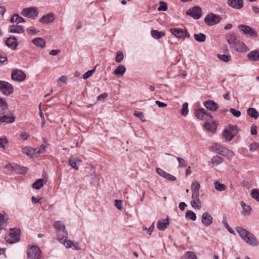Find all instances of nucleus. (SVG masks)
I'll return each mask as SVG.
<instances>
[{
    "mask_svg": "<svg viewBox=\"0 0 259 259\" xmlns=\"http://www.w3.org/2000/svg\"><path fill=\"white\" fill-rule=\"evenodd\" d=\"M54 227L57 233V239L59 241H62L64 238L67 237V232L65 230V225L61 221L55 222Z\"/></svg>",
    "mask_w": 259,
    "mask_h": 259,
    "instance_id": "1",
    "label": "nucleus"
},
{
    "mask_svg": "<svg viewBox=\"0 0 259 259\" xmlns=\"http://www.w3.org/2000/svg\"><path fill=\"white\" fill-rule=\"evenodd\" d=\"M237 133V126L230 125L225 129L223 133V137L226 141H230Z\"/></svg>",
    "mask_w": 259,
    "mask_h": 259,
    "instance_id": "2",
    "label": "nucleus"
},
{
    "mask_svg": "<svg viewBox=\"0 0 259 259\" xmlns=\"http://www.w3.org/2000/svg\"><path fill=\"white\" fill-rule=\"evenodd\" d=\"M20 231L17 229H10L9 234L6 236L7 242L10 244H13L20 239Z\"/></svg>",
    "mask_w": 259,
    "mask_h": 259,
    "instance_id": "3",
    "label": "nucleus"
},
{
    "mask_svg": "<svg viewBox=\"0 0 259 259\" xmlns=\"http://www.w3.org/2000/svg\"><path fill=\"white\" fill-rule=\"evenodd\" d=\"M222 20V17L213 13H209L204 18V22L208 26H213L219 23Z\"/></svg>",
    "mask_w": 259,
    "mask_h": 259,
    "instance_id": "4",
    "label": "nucleus"
},
{
    "mask_svg": "<svg viewBox=\"0 0 259 259\" xmlns=\"http://www.w3.org/2000/svg\"><path fill=\"white\" fill-rule=\"evenodd\" d=\"M195 115L200 120L211 121L212 118V115L204 108L197 109L195 112Z\"/></svg>",
    "mask_w": 259,
    "mask_h": 259,
    "instance_id": "5",
    "label": "nucleus"
},
{
    "mask_svg": "<svg viewBox=\"0 0 259 259\" xmlns=\"http://www.w3.org/2000/svg\"><path fill=\"white\" fill-rule=\"evenodd\" d=\"M41 254V250L36 246L28 247L27 255L29 259H39Z\"/></svg>",
    "mask_w": 259,
    "mask_h": 259,
    "instance_id": "6",
    "label": "nucleus"
},
{
    "mask_svg": "<svg viewBox=\"0 0 259 259\" xmlns=\"http://www.w3.org/2000/svg\"><path fill=\"white\" fill-rule=\"evenodd\" d=\"M13 91V87L10 83L0 80V92L3 94L8 96L12 94Z\"/></svg>",
    "mask_w": 259,
    "mask_h": 259,
    "instance_id": "7",
    "label": "nucleus"
},
{
    "mask_svg": "<svg viewBox=\"0 0 259 259\" xmlns=\"http://www.w3.org/2000/svg\"><path fill=\"white\" fill-rule=\"evenodd\" d=\"M238 27L244 34L249 35L250 37L256 38L257 37V32L248 25H239Z\"/></svg>",
    "mask_w": 259,
    "mask_h": 259,
    "instance_id": "8",
    "label": "nucleus"
},
{
    "mask_svg": "<svg viewBox=\"0 0 259 259\" xmlns=\"http://www.w3.org/2000/svg\"><path fill=\"white\" fill-rule=\"evenodd\" d=\"M170 32L178 38L190 37V34L185 29L174 28L170 29Z\"/></svg>",
    "mask_w": 259,
    "mask_h": 259,
    "instance_id": "9",
    "label": "nucleus"
},
{
    "mask_svg": "<svg viewBox=\"0 0 259 259\" xmlns=\"http://www.w3.org/2000/svg\"><path fill=\"white\" fill-rule=\"evenodd\" d=\"M21 14L26 17L34 19L38 15V9L36 7L26 8L24 9Z\"/></svg>",
    "mask_w": 259,
    "mask_h": 259,
    "instance_id": "10",
    "label": "nucleus"
},
{
    "mask_svg": "<svg viewBox=\"0 0 259 259\" xmlns=\"http://www.w3.org/2000/svg\"><path fill=\"white\" fill-rule=\"evenodd\" d=\"M12 79L16 81H22L26 78V74L22 71L13 69L11 73Z\"/></svg>",
    "mask_w": 259,
    "mask_h": 259,
    "instance_id": "11",
    "label": "nucleus"
},
{
    "mask_svg": "<svg viewBox=\"0 0 259 259\" xmlns=\"http://www.w3.org/2000/svg\"><path fill=\"white\" fill-rule=\"evenodd\" d=\"M187 15L193 17L195 19H199L202 14V10L200 7L195 6L189 9L186 12Z\"/></svg>",
    "mask_w": 259,
    "mask_h": 259,
    "instance_id": "12",
    "label": "nucleus"
},
{
    "mask_svg": "<svg viewBox=\"0 0 259 259\" xmlns=\"http://www.w3.org/2000/svg\"><path fill=\"white\" fill-rule=\"evenodd\" d=\"M199 196L200 193H192L191 205L195 209L200 210L201 208V202Z\"/></svg>",
    "mask_w": 259,
    "mask_h": 259,
    "instance_id": "13",
    "label": "nucleus"
},
{
    "mask_svg": "<svg viewBox=\"0 0 259 259\" xmlns=\"http://www.w3.org/2000/svg\"><path fill=\"white\" fill-rule=\"evenodd\" d=\"M67 238H64L63 241H61L63 243L64 246L67 248H71L73 250H80L81 247L78 242H73L70 240H67Z\"/></svg>",
    "mask_w": 259,
    "mask_h": 259,
    "instance_id": "14",
    "label": "nucleus"
},
{
    "mask_svg": "<svg viewBox=\"0 0 259 259\" xmlns=\"http://www.w3.org/2000/svg\"><path fill=\"white\" fill-rule=\"evenodd\" d=\"M219 154L229 160H231L235 156L234 152L224 147L219 149Z\"/></svg>",
    "mask_w": 259,
    "mask_h": 259,
    "instance_id": "15",
    "label": "nucleus"
},
{
    "mask_svg": "<svg viewBox=\"0 0 259 259\" xmlns=\"http://www.w3.org/2000/svg\"><path fill=\"white\" fill-rule=\"evenodd\" d=\"M237 52L244 53L249 50V48L243 42L238 40L236 43L232 47Z\"/></svg>",
    "mask_w": 259,
    "mask_h": 259,
    "instance_id": "16",
    "label": "nucleus"
},
{
    "mask_svg": "<svg viewBox=\"0 0 259 259\" xmlns=\"http://www.w3.org/2000/svg\"><path fill=\"white\" fill-rule=\"evenodd\" d=\"M6 113V111L0 113V123H10L13 122L15 121V117L12 113H11L9 115H5Z\"/></svg>",
    "mask_w": 259,
    "mask_h": 259,
    "instance_id": "17",
    "label": "nucleus"
},
{
    "mask_svg": "<svg viewBox=\"0 0 259 259\" xmlns=\"http://www.w3.org/2000/svg\"><path fill=\"white\" fill-rule=\"evenodd\" d=\"M213 222V218L208 212H204L201 216L202 223L207 227L212 224Z\"/></svg>",
    "mask_w": 259,
    "mask_h": 259,
    "instance_id": "18",
    "label": "nucleus"
},
{
    "mask_svg": "<svg viewBox=\"0 0 259 259\" xmlns=\"http://www.w3.org/2000/svg\"><path fill=\"white\" fill-rule=\"evenodd\" d=\"M82 160L77 156H71L68 161L69 164L76 170L79 169L78 165Z\"/></svg>",
    "mask_w": 259,
    "mask_h": 259,
    "instance_id": "19",
    "label": "nucleus"
},
{
    "mask_svg": "<svg viewBox=\"0 0 259 259\" xmlns=\"http://www.w3.org/2000/svg\"><path fill=\"white\" fill-rule=\"evenodd\" d=\"M206 122L204 124V128L211 133H214L217 130V124L216 122L214 121L212 119L211 121H206Z\"/></svg>",
    "mask_w": 259,
    "mask_h": 259,
    "instance_id": "20",
    "label": "nucleus"
},
{
    "mask_svg": "<svg viewBox=\"0 0 259 259\" xmlns=\"http://www.w3.org/2000/svg\"><path fill=\"white\" fill-rule=\"evenodd\" d=\"M228 5L235 9H240L243 7V0H228Z\"/></svg>",
    "mask_w": 259,
    "mask_h": 259,
    "instance_id": "21",
    "label": "nucleus"
},
{
    "mask_svg": "<svg viewBox=\"0 0 259 259\" xmlns=\"http://www.w3.org/2000/svg\"><path fill=\"white\" fill-rule=\"evenodd\" d=\"M226 38L228 44L232 46V47L238 40L237 35L233 32L228 33L226 36Z\"/></svg>",
    "mask_w": 259,
    "mask_h": 259,
    "instance_id": "22",
    "label": "nucleus"
},
{
    "mask_svg": "<svg viewBox=\"0 0 259 259\" xmlns=\"http://www.w3.org/2000/svg\"><path fill=\"white\" fill-rule=\"evenodd\" d=\"M247 244L252 246H257L258 244V241L255 236L251 233H249L247 237L244 240Z\"/></svg>",
    "mask_w": 259,
    "mask_h": 259,
    "instance_id": "23",
    "label": "nucleus"
},
{
    "mask_svg": "<svg viewBox=\"0 0 259 259\" xmlns=\"http://www.w3.org/2000/svg\"><path fill=\"white\" fill-rule=\"evenodd\" d=\"M204 106L208 110L211 111H216L218 107V104L212 100H207L204 103Z\"/></svg>",
    "mask_w": 259,
    "mask_h": 259,
    "instance_id": "24",
    "label": "nucleus"
},
{
    "mask_svg": "<svg viewBox=\"0 0 259 259\" xmlns=\"http://www.w3.org/2000/svg\"><path fill=\"white\" fill-rule=\"evenodd\" d=\"M247 57L250 61H259V49L250 51L247 54Z\"/></svg>",
    "mask_w": 259,
    "mask_h": 259,
    "instance_id": "25",
    "label": "nucleus"
},
{
    "mask_svg": "<svg viewBox=\"0 0 259 259\" xmlns=\"http://www.w3.org/2000/svg\"><path fill=\"white\" fill-rule=\"evenodd\" d=\"M224 159L220 156H214L211 159L209 165L212 167H215L223 162Z\"/></svg>",
    "mask_w": 259,
    "mask_h": 259,
    "instance_id": "26",
    "label": "nucleus"
},
{
    "mask_svg": "<svg viewBox=\"0 0 259 259\" xmlns=\"http://www.w3.org/2000/svg\"><path fill=\"white\" fill-rule=\"evenodd\" d=\"M55 17L54 14L49 13L46 15L43 16L40 21L42 23H51L55 20Z\"/></svg>",
    "mask_w": 259,
    "mask_h": 259,
    "instance_id": "27",
    "label": "nucleus"
},
{
    "mask_svg": "<svg viewBox=\"0 0 259 259\" xmlns=\"http://www.w3.org/2000/svg\"><path fill=\"white\" fill-rule=\"evenodd\" d=\"M169 224L168 219L159 221L157 222V228L162 231H164Z\"/></svg>",
    "mask_w": 259,
    "mask_h": 259,
    "instance_id": "28",
    "label": "nucleus"
},
{
    "mask_svg": "<svg viewBox=\"0 0 259 259\" xmlns=\"http://www.w3.org/2000/svg\"><path fill=\"white\" fill-rule=\"evenodd\" d=\"M32 43L37 47L43 48L46 46V41L41 37H36L32 41Z\"/></svg>",
    "mask_w": 259,
    "mask_h": 259,
    "instance_id": "29",
    "label": "nucleus"
},
{
    "mask_svg": "<svg viewBox=\"0 0 259 259\" xmlns=\"http://www.w3.org/2000/svg\"><path fill=\"white\" fill-rule=\"evenodd\" d=\"M6 45L12 49H15L18 45V43L16 38L9 37L6 41Z\"/></svg>",
    "mask_w": 259,
    "mask_h": 259,
    "instance_id": "30",
    "label": "nucleus"
},
{
    "mask_svg": "<svg viewBox=\"0 0 259 259\" xmlns=\"http://www.w3.org/2000/svg\"><path fill=\"white\" fill-rule=\"evenodd\" d=\"M200 184L196 181H193L191 185V190L192 193H200Z\"/></svg>",
    "mask_w": 259,
    "mask_h": 259,
    "instance_id": "31",
    "label": "nucleus"
},
{
    "mask_svg": "<svg viewBox=\"0 0 259 259\" xmlns=\"http://www.w3.org/2000/svg\"><path fill=\"white\" fill-rule=\"evenodd\" d=\"M236 230L238 232V233L239 234L241 238L244 240V239L247 237V235L249 234V232H248L246 229L240 227H237L236 228Z\"/></svg>",
    "mask_w": 259,
    "mask_h": 259,
    "instance_id": "32",
    "label": "nucleus"
},
{
    "mask_svg": "<svg viewBox=\"0 0 259 259\" xmlns=\"http://www.w3.org/2000/svg\"><path fill=\"white\" fill-rule=\"evenodd\" d=\"M10 32L12 33H21L24 32V29L21 25H13L10 28Z\"/></svg>",
    "mask_w": 259,
    "mask_h": 259,
    "instance_id": "33",
    "label": "nucleus"
},
{
    "mask_svg": "<svg viewBox=\"0 0 259 259\" xmlns=\"http://www.w3.org/2000/svg\"><path fill=\"white\" fill-rule=\"evenodd\" d=\"M247 114L251 117L257 119L259 116L258 112L254 108H249L247 110Z\"/></svg>",
    "mask_w": 259,
    "mask_h": 259,
    "instance_id": "34",
    "label": "nucleus"
},
{
    "mask_svg": "<svg viewBox=\"0 0 259 259\" xmlns=\"http://www.w3.org/2000/svg\"><path fill=\"white\" fill-rule=\"evenodd\" d=\"M126 71L124 66L120 65L113 71V73L116 75H122Z\"/></svg>",
    "mask_w": 259,
    "mask_h": 259,
    "instance_id": "35",
    "label": "nucleus"
},
{
    "mask_svg": "<svg viewBox=\"0 0 259 259\" xmlns=\"http://www.w3.org/2000/svg\"><path fill=\"white\" fill-rule=\"evenodd\" d=\"M152 36L155 39H159L163 37L165 34L162 31H159L157 30H152L151 31Z\"/></svg>",
    "mask_w": 259,
    "mask_h": 259,
    "instance_id": "36",
    "label": "nucleus"
},
{
    "mask_svg": "<svg viewBox=\"0 0 259 259\" xmlns=\"http://www.w3.org/2000/svg\"><path fill=\"white\" fill-rule=\"evenodd\" d=\"M24 22H25L24 19L23 18L20 17V16H19L18 14L13 15V16L12 17V18L11 19V22H12V23L16 22L17 23V24H18V23H23Z\"/></svg>",
    "mask_w": 259,
    "mask_h": 259,
    "instance_id": "37",
    "label": "nucleus"
},
{
    "mask_svg": "<svg viewBox=\"0 0 259 259\" xmlns=\"http://www.w3.org/2000/svg\"><path fill=\"white\" fill-rule=\"evenodd\" d=\"M240 205L243 209V213L249 214L252 210V208L250 205H247L243 201H241Z\"/></svg>",
    "mask_w": 259,
    "mask_h": 259,
    "instance_id": "38",
    "label": "nucleus"
},
{
    "mask_svg": "<svg viewBox=\"0 0 259 259\" xmlns=\"http://www.w3.org/2000/svg\"><path fill=\"white\" fill-rule=\"evenodd\" d=\"M8 220L7 214L0 213V230L2 229L6 225Z\"/></svg>",
    "mask_w": 259,
    "mask_h": 259,
    "instance_id": "39",
    "label": "nucleus"
},
{
    "mask_svg": "<svg viewBox=\"0 0 259 259\" xmlns=\"http://www.w3.org/2000/svg\"><path fill=\"white\" fill-rule=\"evenodd\" d=\"M44 180L42 179H38L32 185L33 188L39 190L44 186Z\"/></svg>",
    "mask_w": 259,
    "mask_h": 259,
    "instance_id": "40",
    "label": "nucleus"
},
{
    "mask_svg": "<svg viewBox=\"0 0 259 259\" xmlns=\"http://www.w3.org/2000/svg\"><path fill=\"white\" fill-rule=\"evenodd\" d=\"M22 152L29 157H33L32 148L29 147H24L22 148Z\"/></svg>",
    "mask_w": 259,
    "mask_h": 259,
    "instance_id": "41",
    "label": "nucleus"
},
{
    "mask_svg": "<svg viewBox=\"0 0 259 259\" xmlns=\"http://www.w3.org/2000/svg\"><path fill=\"white\" fill-rule=\"evenodd\" d=\"M8 109V104L6 101L0 98V113L4 112Z\"/></svg>",
    "mask_w": 259,
    "mask_h": 259,
    "instance_id": "42",
    "label": "nucleus"
},
{
    "mask_svg": "<svg viewBox=\"0 0 259 259\" xmlns=\"http://www.w3.org/2000/svg\"><path fill=\"white\" fill-rule=\"evenodd\" d=\"M0 147L6 149L8 147V141L6 137L0 138Z\"/></svg>",
    "mask_w": 259,
    "mask_h": 259,
    "instance_id": "43",
    "label": "nucleus"
},
{
    "mask_svg": "<svg viewBox=\"0 0 259 259\" xmlns=\"http://www.w3.org/2000/svg\"><path fill=\"white\" fill-rule=\"evenodd\" d=\"M181 259H197L195 253L192 251H187L186 254L183 256Z\"/></svg>",
    "mask_w": 259,
    "mask_h": 259,
    "instance_id": "44",
    "label": "nucleus"
},
{
    "mask_svg": "<svg viewBox=\"0 0 259 259\" xmlns=\"http://www.w3.org/2000/svg\"><path fill=\"white\" fill-rule=\"evenodd\" d=\"M186 218L188 219L194 221L196 220V215L192 210H187L186 212Z\"/></svg>",
    "mask_w": 259,
    "mask_h": 259,
    "instance_id": "45",
    "label": "nucleus"
},
{
    "mask_svg": "<svg viewBox=\"0 0 259 259\" xmlns=\"http://www.w3.org/2000/svg\"><path fill=\"white\" fill-rule=\"evenodd\" d=\"M194 37L195 40L199 42H204L206 39L205 35L202 33L194 34Z\"/></svg>",
    "mask_w": 259,
    "mask_h": 259,
    "instance_id": "46",
    "label": "nucleus"
},
{
    "mask_svg": "<svg viewBox=\"0 0 259 259\" xmlns=\"http://www.w3.org/2000/svg\"><path fill=\"white\" fill-rule=\"evenodd\" d=\"M214 187L215 189L219 191H223L225 190L226 189V186L219 181L215 182Z\"/></svg>",
    "mask_w": 259,
    "mask_h": 259,
    "instance_id": "47",
    "label": "nucleus"
},
{
    "mask_svg": "<svg viewBox=\"0 0 259 259\" xmlns=\"http://www.w3.org/2000/svg\"><path fill=\"white\" fill-rule=\"evenodd\" d=\"M217 56L219 59H220L222 61H224V62H229L231 60V56L230 55L218 54Z\"/></svg>",
    "mask_w": 259,
    "mask_h": 259,
    "instance_id": "48",
    "label": "nucleus"
},
{
    "mask_svg": "<svg viewBox=\"0 0 259 259\" xmlns=\"http://www.w3.org/2000/svg\"><path fill=\"white\" fill-rule=\"evenodd\" d=\"M188 103L185 102L182 105V108L181 110V113L183 116H186L188 114Z\"/></svg>",
    "mask_w": 259,
    "mask_h": 259,
    "instance_id": "49",
    "label": "nucleus"
},
{
    "mask_svg": "<svg viewBox=\"0 0 259 259\" xmlns=\"http://www.w3.org/2000/svg\"><path fill=\"white\" fill-rule=\"evenodd\" d=\"M251 197L259 202V190L257 189H253L251 192Z\"/></svg>",
    "mask_w": 259,
    "mask_h": 259,
    "instance_id": "50",
    "label": "nucleus"
},
{
    "mask_svg": "<svg viewBox=\"0 0 259 259\" xmlns=\"http://www.w3.org/2000/svg\"><path fill=\"white\" fill-rule=\"evenodd\" d=\"M250 151L253 152L259 149V144L257 142H253L249 145Z\"/></svg>",
    "mask_w": 259,
    "mask_h": 259,
    "instance_id": "51",
    "label": "nucleus"
},
{
    "mask_svg": "<svg viewBox=\"0 0 259 259\" xmlns=\"http://www.w3.org/2000/svg\"><path fill=\"white\" fill-rule=\"evenodd\" d=\"M222 223L224 225V226H225V227L228 230V231L230 233H231L232 234L234 233V230L233 229H232L230 227L229 225H228L226 218H225V217L223 218V220L222 221Z\"/></svg>",
    "mask_w": 259,
    "mask_h": 259,
    "instance_id": "52",
    "label": "nucleus"
},
{
    "mask_svg": "<svg viewBox=\"0 0 259 259\" xmlns=\"http://www.w3.org/2000/svg\"><path fill=\"white\" fill-rule=\"evenodd\" d=\"M123 59V54L121 51L117 52L116 54V57L115 58V61L117 63L121 62Z\"/></svg>",
    "mask_w": 259,
    "mask_h": 259,
    "instance_id": "53",
    "label": "nucleus"
},
{
    "mask_svg": "<svg viewBox=\"0 0 259 259\" xmlns=\"http://www.w3.org/2000/svg\"><path fill=\"white\" fill-rule=\"evenodd\" d=\"M167 9V6L166 3L160 2V6L158 8V11H165Z\"/></svg>",
    "mask_w": 259,
    "mask_h": 259,
    "instance_id": "54",
    "label": "nucleus"
},
{
    "mask_svg": "<svg viewBox=\"0 0 259 259\" xmlns=\"http://www.w3.org/2000/svg\"><path fill=\"white\" fill-rule=\"evenodd\" d=\"M134 115L135 116L139 118L142 122H145L146 121V120L144 116V114L142 112H135L134 113Z\"/></svg>",
    "mask_w": 259,
    "mask_h": 259,
    "instance_id": "55",
    "label": "nucleus"
},
{
    "mask_svg": "<svg viewBox=\"0 0 259 259\" xmlns=\"http://www.w3.org/2000/svg\"><path fill=\"white\" fill-rule=\"evenodd\" d=\"M176 158L178 161L179 167H185L187 166L185 160L183 158L178 157Z\"/></svg>",
    "mask_w": 259,
    "mask_h": 259,
    "instance_id": "56",
    "label": "nucleus"
},
{
    "mask_svg": "<svg viewBox=\"0 0 259 259\" xmlns=\"http://www.w3.org/2000/svg\"><path fill=\"white\" fill-rule=\"evenodd\" d=\"M230 112L236 117H239L241 115V112L234 108L230 109Z\"/></svg>",
    "mask_w": 259,
    "mask_h": 259,
    "instance_id": "57",
    "label": "nucleus"
},
{
    "mask_svg": "<svg viewBox=\"0 0 259 259\" xmlns=\"http://www.w3.org/2000/svg\"><path fill=\"white\" fill-rule=\"evenodd\" d=\"M95 68L86 72L83 75V79H87L88 78H89L90 76H91L93 75V74L95 72Z\"/></svg>",
    "mask_w": 259,
    "mask_h": 259,
    "instance_id": "58",
    "label": "nucleus"
},
{
    "mask_svg": "<svg viewBox=\"0 0 259 259\" xmlns=\"http://www.w3.org/2000/svg\"><path fill=\"white\" fill-rule=\"evenodd\" d=\"M122 202L120 200H115L114 201V204L115 206L118 210H122Z\"/></svg>",
    "mask_w": 259,
    "mask_h": 259,
    "instance_id": "59",
    "label": "nucleus"
},
{
    "mask_svg": "<svg viewBox=\"0 0 259 259\" xmlns=\"http://www.w3.org/2000/svg\"><path fill=\"white\" fill-rule=\"evenodd\" d=\"M46 146L45 145H42L40 147H37V153L38 155L42 153H44L46 150Z\"/></svg>",
    "mask_w": 259,
    "mask_h": 259,
    "instance_id": "60",
    "label": "nucleus"
},
{
    "mask_svg": "<svg viewBox=\"0 0 259 259\" xmlns=\"http://www.w3.org/2000/svg\"><path fill=\"white\" fill-rule=\"evenodd\" d=\"M154 229V222H153L152 225L148 228L143 227V230L147 231V233L151 235L152 232L153 231Z\"/></svg>",
    "mask_w": 259,
    "mask_h": 259,
    "instance_id": "61",
    "label": "nucleus"
},
{
    "mask_svg": "<svg viewBox=\"0 0 259 259\" xmlns=\"http://www.w3.org/2000/svg\"><path fill=\"white\" fill-rule=\"evenodd\" d=\"M250 133L252 135H256L257 134V126L255 124H252L251 125Z\"/></svg>",
    "mask_w": 259,
    "mask_h": 259,
    "instance_id": "62",
    "label": "nucleus"
},
{
    "mask_svg": "<svg viewBox=\"0 0 259 259\" xmlns=\"http://www.w3.org/2000/svg\"><path fill=\"white\" fill-rule=\"evenodd\" d=\"M27 31L29 34H34L39 32L38 30H37L33 27L28 28L27 29Z\"/></svg>",
    "mask_w": 259,
    "mask_h": 259,
    "instance_id": "63",
    "label": "nucleus"
},
{
    "mask_svg": "<svg viewBox=\"0 0 259 259\" xmlns=\"http://www.w3.org/2000/svg\"><path fill=\"white\" fill-rule=\"evenodd\" d=\"M67 79V78L66 76L62 75L58 78L57 82L58 83H65Z\"/></svg>",
    "mask_w": 259,
    "mask_h": 259,
    "instance_id": "64",
    "label": "nucleus"
}]
</instances>
